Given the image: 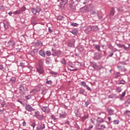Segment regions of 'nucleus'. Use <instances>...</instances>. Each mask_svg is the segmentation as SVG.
<instances>
[{"label":"nucleus","instance_id":"obj_1","mask_svg":"<svg viewBox=\"0 0 130 130\" xmlns=\"http://www.w3.org/2000/svg\"><path fill=\"white\" fill-rule=\"evenodd\" d=\"M34 116L39 120H42L43 118H44V116L43 115V114L40 113V112H39V111H36V112H35V114L34 115Z\"/></svg>","mask_w":130,"mask_h":130},{"label":"nucleus","instance_id":"obj_2","mask_svg":"<svg viewBox=\"0 0 130 130\" xmlns=\"http://www.w3.org/2000/svg\"><path fill=\"white\" fill-rule=\"evenodd\" d=\"M102 58V54L99 52H95L93 54V59L94 60H100Z\"/></svg>","mask_w":130,"mask_h":130},{"label":"nucleus","instance_id":"obj_3","mask_svg":"<svg viewBox=\"0 0 130 130\" xmlns=\"http://www.w3.org/2000/svg\"><path fill=\"white\" fill-rule=\"evenodd\" d=\"M30 11L32 14L36 15V13H40V12H41V8L38 7L36 8H32L30 9Z\"/></svg>","mask_w":130,"mask_h":130},{"label":"nucleus","instance_id":"obj_4","mask_svg":"<svg viewBox=\"0 0 130 130\" xmlns=\"http://www.w3.org/2000/svg\"><path fill=\"white\" fill-rule=\"evenodd\" d=\"M19 93L21 94L22 96H24L25 95V88L23 85H20L19 88Z\"/></svg>","mask_w":130,"mask_h":130},{"label":"nucleus","instance_id":"obj_5","mask_svg":"<svg viewBox=\"0 0 130 130\" xmlns=\"http://www.w3.org/2000/svg\"><path fill=\"white\" fill-rule=\"evenodd\" d=\"M25 109L27 111H28L29 112H31V111H34L35 109H33L32 106L29 104H26L25 106Z\"/></svg>","mask_w":130,"mask_h":130},{"label":"nucleus","instance_id":"obj_6","mask_svg":"<svg viewBox=\"0 0 130 130\" xmlns=\"http://www.w3.org/2000/svg\"><path fill=\"white\" fill-rule=\"evenodd\" d=\"M90 11V8L89 6H85L80 9V12L82 13H86V12H89Z\"/></svg>","mask_w":130,"mask_h":130},{"label":"nucleus","instance_id":"obj_7","mask_svg":"<svg viewBox=\"0 0 130 130\" xmlns=\"http://www.w3.org/2000/svg\"><path fill=\"white\" fill-rule=\"evenodd\" d=\"M96 129L99 130H104L105 128H106V126H105V125L104 124H97L96 126Z\"/></svg>","mask_w":130,"mask_h":130},{"label":"nucleus","instance_id":"obj_8","mask_svg":"<svg viewBox=\"0 0 130 130\" xmlns=\"http://www.w3.org/2000/svg\"><path fill=\"white\" fill-rule=\"evenodd\" d=\"M60 54H61V51H60V50H57L53 52L52 55H53V56H59Z\"/></svg>","mask_w":130,"mask_h":130},{"label":"nucleus","instance_id":"obj_9","mask_svg":"<svg viewBox=\"0 0 130 130\" xmlns=\"http://www.w3.org/2000/svg\"><path fill=\"white\" fill-rule=\"evenodd\" d=\"M37 71L39 74H43V73H44V69H43V67L41 65H40L39 68L37 69Z\"/></svg>","mask_w":130,"mask_h":130},{"label":"nucleus","instance_id":"obj_10","mask_svg":"<svg viewBox=\"0 0 130 130\" xmlns=\"http://www.w3.org/2000/svg\"><path fill=\"white\" fill-rule=\"evenodd\" d=\"M81 86H83L85 88H86L87 90L88 91H91V88H90L87 84H86V82L84 81H82L80 83Z\"/></svg>","mask_w":130,"mask_h":130},{"label":"nucleus","instance_id":"obj_11","mask_svg":"<svg viewBox=\"0 0 130 130\" xmlns=\"http://www.w3.org/2000/svg\"><path fill=\"white\" fill-rule=\"evenodd\" d=\"M114 14H115V9H114V8H112L111 9V11L109 15V17L110 19H112L113 18V16H114Z\"/></svg>","mask_w":130,"mask_h":130},{"label":"nucleus","instance_id":"obj_12","mask_svg":"<svg viewBox=\"0 0 130 130\" xmlns=\"http://www.w3.org/2000/svg\"><path fill=\"white\" fill-rule=\"evenodd\" d=\"M45 128V124L42 123L37 126V130H43Z\"/></svg>","mask_w":130,"mask_h":130},{"label":"nucleus","instance_id":"obj_13","mask_svg":"<svg viewBox=\"0 0 130 130\" xmlns=\"http://www.w3.org/2000/svg\"><path fill=\"white\" fill-rule=\"evenodd\" d=\"M75 40H72L68 43V46L69 47H75Z\"/></svg>","mask_w":130,"mask_h":130},{"label":"nucleus","instance_id":"obj_14","mask_svg":"<svg viewBox=\"0 0 130 130\" xmlns=\"http://www.w3.org/2000/svg\"><path fill=\"white\" fill-rule=\"evenodd\" d=\"M68 4V0H62L60 3V7L61 8H64V6Z\"/></svg>","mask_w":130,"mask_h":130},{"label":"nucleus","instance_id":"obj_15","mask_svg":"<svg viewBox=\"0 0 130 130\" xmlns=\"http://www.w3.org/2000/svg\"><path fill=\"white\" fill-rule=\"evenodd\" d=\"M42 110L43 112H47V113H49L50 112V110H49V108L47 107H43L42 108Z\"/></svg>","mask_w":130,"mask_h":130},{"label":"nucleus","instance_id":"obj_16","mask_svg":"<svg viewBox=\"0 0 130 130\" xmlns=\"http://www.w3.org/2000/svg\"><path fill=\"white\" fill-rule=\"evenodd\" d=\"M108 98H110L111 99H117L118 96L116 95V94L112 93L108 96Z\"/></svg>","mask_w":130,"mask_h":130},{"label":"nucleus","instance_id":"obj_17","mask_svg":"<svg viewBox=\"0 0 130 130\" xmlns=\"http://www.w3.org/2000/svg\"><path fill=\"white\" fill-rule=\"evenodd\" d=\"M96 122L98 124L102 123V122H104V119L100 117H98L96 119Z\"/></svg>","mask_w":130,"mask_h":130},{"label":"nucleus","instance_id":"obj_18","mask_svg":"<svg viewBox=\"0 0 130 130\" xmlns=\"http://www.w3.org/2000/svg\"><path fill=\"white\" fill-rule=\"evenodd\" d=\"M91 63V67L94 69V70H97L98 69V65H97V63L94 61H93Z\"/></svg>","mask_w":130,"mask_h":130},{"label":"nucleus","instance_id":"obj_19","mask_svg":"<svg viewBox=\"0 0 130 130\" xmlns=\"http://www.w3.org/2000/svg\"><path fill=\"white\" fill-rule=\"evenodd\" d=\"M118 69L120 70V71H121L122 72H126V69L124 67V66H118Z\"/></svg>","mask_w":130,"mask_h":130},{"label":"nucleus","instance_id":"obj_20","mask_svg":"<svg viewBox=\"0 0 130 130\" xmlns=\"http://www.w3.org/2000/svg\"><path fill=\"white\" fill-rule=\"evenodd\" d=\"M69 7L72 11H73V12L76 11V6H75V4L69 5Z\"/></svg>","mask_w":130,"mask_h":130},{"label":"nucleus","instance_id":"obj_21","mask_svg":"<svg viewBox=\"0 0 130 130\" xmlns=\"http://www.w3.org/2000/svg\"><path fill=\"white\" fill-rule=\"evenodd\" d=\"M39 54L41 55L43 57H45V52L43 50H41L39 51Z\"/></svg>","mask_w":130,"mask_h":130},{"label":"nucleus","instance_id":"obj_22","mask_svg":"<svg viewBox=\"0 0 130 130\" xmlns=\"http://www.w3.org/2000/svg\"><path fill=\"white\" fill-rule=\"evenodd\" d=\"M109 115H112L114 113V111L111 109H107Z\"/></svg>","mask_w":130,"mask_h":130},{"label":"nucleus","instance_id":"obj_23","mask_svg":"<svg viewBox=\"0 0 130 130\" xmlns=\"http://www.w3.org/2000/svg\"><path fill=\"white\" fill-rule=\"evenodd\" d=\"M89 117V116L88 115H84L83 117H81V120L82 121L84 122L87 118Z\"/></svg>","mask_w":130,"mask_h":130},{"label":"nucleus","instance_id":"obj_24","mask_svg":"<svg viewBox=\"0 0 130 130\" xmlns=\"http://www.w3.org/2000/svg\"><path fill=\"white\" fill-rule=\"evenodd\" d=\"M24 11H26V7H22L20 10L19 11H17V14H20V12H24Z\"/></svg>","mask_w":130,"mask_h":130},{"label":"nucleus","instance_id":"obj_25","mask_svg":"<svg viewBox=\"0 0 130 130\" xmlns=\"http://www.w3.org/2000/svg\"><path fill=\"white\" fill-rule=\"evenodd\" d=\"M92 31H99V28L97 25L93 26H92Z\"/></svg>","mask_w":130,"mask_h":130},{"label":"nucleus","instance_id":"obj_26","mask_svg":"<svg viewBox=\"0 0 130 130\" xmlns=\"http://www.w3.org/2000/svg\"><path fill=\"white\" fill-rule=\"evenodd\" d=\"M85 31H86V32H91V31H93V30H92V26H88V27L85 29Z\"/></svg>","mask_w":130,"mask_h":130},{"label":"nucleus","instance_id":"obj_27","mask_svg":"<svg viewBox=\"0 0 130 130\" xmlns=\"http://www.w3.org/2000/svg\"><path fill=\"white\" fill-rule=\"evenodd\" d=\"M99 115H101V118L104 119L106 117V114L105 113H99Z\"/></svg>","mask_w":130,"mask_h":130},{"label":"nucleus","instance_id":"obj_28","mask_svg":"<svg viewBox=\"0 0 130 130\" xmlns=\"http://www.w3.org/2000/svg\"><path fill=\"white\" fill-rule=\"evenodd\" d=\"M70 32L73 34V35H77L78 34V30L76 29H74L71 31Z\"/></svg>","mask_w":130,"mask_h":130},{"label":"nucleus","instance_id":"obj_29","mask_svg":"<svg viewBox=\"0 0 130 130\" xmlns=\"http://www.w3.org/2000/svg\"><path fill=\"white\" fill-rule=\"evenodd\" d=\"M129 47H130V44H126V46L124 45V50H128V49H129Z\"/></svg>","mask_w":130,"mask_h":130},{"label":"nucleus","instance_id":"obj_30","mask_svg":"<svg viewBox=\"0 0 130 130\" xmlns=\"http://www.w3.org/2000/svg\"><path fill=\"white\" fill-rule=\"evenodd\" d=\"M35 45L36 47L40 46V45H41V41H38L37 42L35 43Z\"/></svg>","mask_w":130,"mask_h":130},{"label":"nucleus","instance_id":"obj_31","mask_svg":"<svg viewBox=\"0 0 130 130\" xmlns=\"http://www.w3.org/2000/svg\"><path fill=\"white\" fill-rule=\"evenodd\" d=\"M91 104V101H88L85 102L84 105L85 107H88V105H90Z\"/></svg>","mask_w":130,"mask_h":130},{"label":"nucleus","instance_id":"obj_32","mask_svg":"<svg viewBox=\"0 0 130 130\" xmlns=\"http://www.w3.org/2000/svg\"><path fill=\"white\" fill-rule=\"evenodd\" d=\"M125 83L126 82L124 80H120L118 85H125Z\"/></svg>","mask_w":130,"mask_h":130},{"label":"nucleus","instance_id":"obj_33","mask_svg":"<svg viewBox=\"0 0 130 130\" xmlns=\"http://www.w3.org/2000/svg\"><path fill=\"white\" fill-rule=\"evenodd\" d=\"M94 48L97 49L98 51H101V50H100V46H99V45H95Z\"/></svg>","mask_w":130,"mask_h":130},{"label":"nucleus","instance_id":"obj_34","mask_svg":"<svg viewBox=\"0 0 130 130\" xmlns=\"http://www.w3.org/2000/svg\"><path fill=\"white\" fill-rule=\"evenodd\" d=\"M115 90L117 93H119L121 92V88L120 87H117L115 89Z\"/></svg>","mask_w":130,"mask_h":130},{"label":"nucleus","instance_id":"obj_35","mask_svg":"<svg viewBox=\"0 0 130 130\" xmlns=\"http://www.w3.org/2000/svg\"><path fill=\"white\" fill-rule=\"evenodd\" d=\"M124 96H125V91L122 92V93L121 94L120 100H122V99L123 98V97H124Z\"/></svg>","mask_w":130,"mask_h":130},{"label":"nucleus","instance_id":"obj_36","mask_svg":"<svg viewBox=\"0 0 130 130\" xmlns=\"http://www.w3.org/2000/svg\"><path fill=\"white\" fill-rule=\"evenodd\" d=\"M47 93V90L46 89H43L42 91V94L44 96V95H46V94Z\"/></svg>","mask_w":130,"mask_h":130},{"label":"nucleus","instance_id":"obj_37","mask_svg":"<svg viewBox=\"0 0 130 130\" xmlns=\"http://www.w3.org/2000/svg\"><path fill=\"white\" fill-rule=\"evenodd\" d=\"M121 75V74H120V73L119 72H117L116 73V75L115 76V78L116 79H117V78H119V77H120V76Z\"/></svg>","mask_w":130,"mask_h":130},{"label":"nucleus","instance_id":"obj_38","mask_svg":"<svg viewBox=\"0 0 130 130\" xmlns=\"http://www.w3.org/2000/svg\"><path fill=\"white\" fill-rule=\"evenodd\" d=\"M93 127L94 126H93V125H91L89 127L84 128V130H91Z\"/></svg>","mask_w":130,"mask_h":130},{"label":"nucleus","instance_id":"obj_39","mask_svg":"<svg viewBox=\"0 0 130 130\" xmlns=\"http://www.w3.org/2000/svg\"><path fill=\"white\" fill-rule=\"evenodd\" d=\"M39 91V90L37 89H34L32 90V93L33 94H36V93H37V92H38Z\"/></svg>","mask_w":130,"mask_h":130},{"label":"nucleus","instance_id":"obj_40","mask_svg":"<svg viewBox=\"0 0 130 130\" xmlns=\"http://www.w3.org/2000/svg\"><path fill=\"white\" fill-rule=\"evenodd\" d=\"M46 54L47 56H50V55H51V52H50V51H47Z\"/></svg>","mask_w":130,"mask_h":130},{"label":"nucleus","instance_id":"obj_41","mask_svg":"<svg viewBox=\"0 0 130 130\" xmlns=\"http://www.w3.org/2000/svg\"><path fill=\"white\" fill-rule=\"evenodd\" d=\"M14 43H13V42L12 41H10L8 42V45L9 46H13V45H14Z\"/></svg>","mask_w":130,"mask_h":130},{"label":"nucleus","instance_id":"obj_42","mask_svg":"<svg viewBox=\"0 0 130 130\" xmlns=\"http://www.w3.org/2000/svg\"><path fill=\"white\" fill-rule=\"evenodd\" d=\"M60 118H64L66 117V114H60Z\"/></svg>","mask_w":130,"mask_h":130},{"label":"nucleus","instance_id":"obj_43","mask_svg":"<svg viewBox=\"0 0 130 130\" xmlns=\"http://www.w3.org/2000/svg\"><path fill=\"white\" fill-rule=\"evenodd\" d=\"M71 26H73V27H77L78 26V25H79L78 23H71Z\"/></svg>","mask_w":130,"mask_h":130},{"label":"nucleus","instance_id":"obj_44","mask_svg":"<svg viewBox=\"0 0 130 130\" xmlns=\"http://www.w3.org/2000/svg\"><path fill=\"white\" fill-rule=\"evenodd\" d=\"M124 104L126 105V104H130V98H128L126 101L124 102Z\"/></svg>","mask_w":130,"mask_h":130},{"label":"nucleus","instance_id":"obj_45","mask_svg":"<svg viewBox=\"0 0 130 130\" xmlns=\"http://www.w3.org/2000/svg\"><path fill=\"white\" fill-rule=\"evenodd\" d=\"M30 55H31V56H34V55H35V51H31L30 53H29Z\"/></svg>","mask_w":130,"mask_h":130},{"label":"nucleus","instance_id":"obj_46","mask_svg":"<svg viewBox=\"0 0 130 130\" xmlns=\"http://www.w3.org/2000/svg\"><path fill=\"white\" fill-rule=\"evenodd\" d=\"M61 63H62V64H66V59L64 58L62 59V60H61Z\"/></svg>","mask_w":130,"mask_h":130},{"label":"nucleus","instance_id":"obj_47","mask_svg":"<svg viewBox=\"0 0 130 130\" xmlns=\"http://www.w3.org/2000/svg\"><path fill=\"white\" fill-rule=\"evenodd\" d=\"M58 20H59V21H61L63 20V16H59L57 17Z\"/></svg>","mask_w":130,"mask_h":130},{"label":"nucleus","instance_id":"obj_48","mask_svg":"<svg viewBox=\"0 0 130 130\" xmlns=\"http://www.w3.org/2000/svg\"><path fill=\"white\" fill-rule=\"evenodd\" d=\"M113 122L114 124H118V123H119V121L118 120H114Z\"/></svg>","mask_w":130,"mask_h":130},{"label":"nucleus","instance_id":"obj_49","mask_svg":"<svg viewBox=\"0 0 130 130\" xmlns=\"http://www.w3.org/2000/svg\"><path fill=\"white\" fill-rule=\"evenodd\" d=\"M90 13L91 15H94V14H96V11L94 10H92L90 11Z\"/></svg>","mask_w":130,"mask_h":130},{"label":"nucleus","instance_id":"obj_50","mask_svg":"<svg viewBox=\"0 0 130 130\" xmlns=\"http://www.w3.org/2000/svg\"><path fill=\"white\" fill-rule=\"evenodd\" d=\"M51 119H53V120H56V118L55 117V116L54 115H51Z\"/></svg>","mask_w":130,"mask_h":130},{"label":"nucleus","instance_id":"obj_51","mask_svg":"<svg viewBox=\"0 0 130 130\" xmlns=\"http://www.w3.org/2000/svg\"><path fill=\"white\" fill-rule=\"evenodd\" d=\"M75 5V2H74V0H70L69 5Z\"/></svg>","mask_w":130,"mask_h":130},{"label":"nucleus","instance_id":"obj_52","mask_svg":"<svg viewBox=\"0 0 130 130\" xmlns=\"http://www.w3.org/2000/svg\"><path fill=\"white\" fill-rule=\"evenodd\" d=\"M36 126V124L35 123V122H32V123L30 124V126H32L33 129L35 128Z\"/></svg>","mask_w":130,"mask_h":130},{"label":"nucleus","instance_id":"obj_53","mask_svg":"<svg viewBox=\"0 0 130 130\" xmlns=\"http://www.w3.org/2000/svg\"><path fill=\"white\" fill-rule=\"evenodd\" d=\"M25 98L26 99H27V100H29V99H31V95H26Z\"/></svg>","mask_w":130,"mask_h":130},{"label":"nucleus","instance_id":"obj_54","mask_svg":"<svg viewBox=\"0 0 130 130\" xmlns=\"http://www.w3.org/2000/svg\"><path fill=\"white\" fill-rule=\"evenodd\" d=\"M118 46L120 47V48H124V45L118 44Z\"/></svg>","mask_w":130,"mask_h":130},{"label":"nucleus","instance_id":"obj_55","mask_svg":"<svg viewBox=\"0 0 130 130\" xmlns=\"http://www.w3.org/2000/svg\"><path fill=\"white\" fill-rule=\"evenodd\" d=\"M46 83L48 84V85H51V84H52V81L49 80L46 81Z\"/></svg>","mask_w":130,"mask_h":130},{"label":"nucleus","instance_id":"obj_56","mask_svg":"<svg viewBox=\"0 0 130 130\" xmlns=\"http://www.w3.org/2000/svg\"><path fill=\"white\" fill-rule=\"evenodd\" d=\"M48 31H49V33H50V34H51L53 32L52 29H51L50 27H48Z\"/></svg>","mask_w":130,"mask_h":130},{"label":"nucleus","instance_id":"obj_57","mask_svg":"<svg viewBox=\"0 0 130 130\" xmlns=\"http://www.w3.org/2000/svg\"><path fill=\"white\" fill-rule=\"evenodd\" d=\"M113 54H114L113 52L111 53L108 55V57H112V56H113Z\"/></svg>","mask_w":130,"mask_h":130},{"label":"nucleus","instance_id":"obj_58","mask_svg":"<svg viewBox=\"0 0 130 130\" xmlns=\"http://www.w3.org/2000/svg\"><path fill=\"white\" fill-rule=\"evenodd\" d=\"M20 66L22 67V68H25V64L23 62L20 63Z\"/></svg>","mask_w":130,"mask_h":130},{"label":"nucleus","instance_id":"obj_59","mask_svg":"<svg viewBox=\"0 0 130 130\" xmlns=\"http://www.w3.org/2000/svg\"><path fill=\"white\" fill-rule=\"evenodd\" d=\"M50 73L51 74V75H57V73L54 72L53 71H51Z\"/></svg>","mask_w":130,"mask_h":130},{"label":"nucleus","instance_id":"obj_60","mask_svg":"<svg viewBox=\"0 0 130 130\" xmlns=\"http://www.w3.org/2000/svg\"><path fill=\"white\" fill-rule=\"evenodd\" d=\"M80 94H82V95H83L84 94V92H85V90H83V89H81L80 90Z\"/></svg>","mask_w":130,"mask_h":130},{"label":"nucleus","instance_id":"obj_61","mask_svg":"<svg viewBox=\"0 0 130 130\" xmlns=\"http://www.w3.org/2000/svg\"><path fill=\"white\" fill-rule=\"evenodd\" d=\"M2 106H3V107H7V105L6 104V103L5 102H4L3 104H2Z\"/></svg>","mask_w":130,"mask_h":130},{"label":"nucleus","instance_id":"obj_62","mask_svg":"<svg viewBox=\"0 0 130 130\" xmlns=\"http://www.w3.org/2000/svg\"><path fill=\"white\" fill-rule=\"evenodd\" d=\"M69 70H70V71L71 72H75L76 71H77L78 70V69H69Z\"/></svg>","mask_w":130,"mask_h":130},{"label":"nucleus","instance_id":"obj_63","mask_svg":"<svg viewBox=\"0 0 130 130\" xmlns=\"http://www.w3.org/2000/svg\"><path fill=\"white\" fill-rule=\"evenodd\" d=\"M4 27L5 28V29H8V28H9V25H7L6 24H4Z\"/></svg>","mask_w":130,"mask_h":130},{"label":"nucleus","instance_id":"obj_64","mask_svg":"<svg viewBox=\"0 0 130 130\" xmlns=\"http://www.w3.org/2000/svg\"><path fill=\"white\" fill-rule=\"evenodd\" d=\"M5 9V6H0V10H4Z\"/></svg>","mask_w":130,"mask_h":130}]
</instances>
